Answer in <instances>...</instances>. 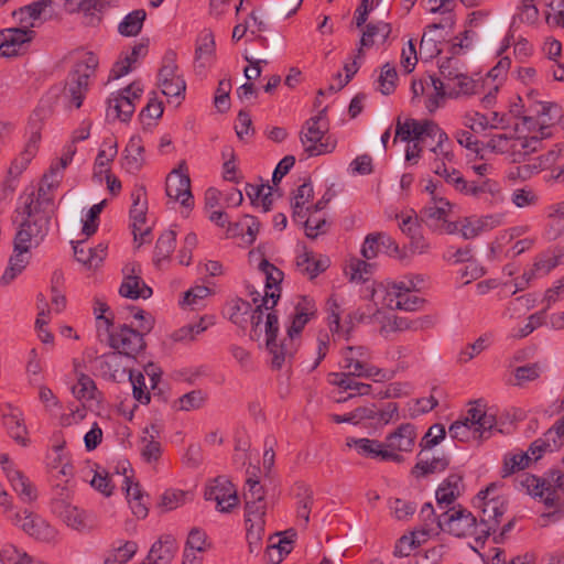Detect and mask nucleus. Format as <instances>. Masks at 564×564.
I'll list each match as a JSON object with an SVG mask.
<instances>
[{
    "label": "nucleus",
    "instance_id": "nucleus-1",
    "mask_svg": "<svg viewBox=\"0 0 564 564\" xmlns=\"http://www.w3.org/2000/svg\"><path fill=\"white\" fill-rule=\"evenodd\" d=\"M411 137L417 140H424L426 137L436 139V144L430 149L426 156L430 170L456 192L466 195L469 181L455 167L456 156L446 132L431 120L401 121L399 118L395 124V140H406Z\"/></svg>",
    "mask_w": 564,
    "mask_h": 564
},
{
    "label": "nucleus",
    "instance_id": "nucleus-2",
    "mask_svg": "<svg viewBox=\"0 0 564 564\" xmlns=\"http://www.w3.org/2000/svg\"><path fill=\"white\" fill-rule=\"evenodd\" d=\"M496 489L491 484L480 490L474 499V506L480 509V521L466 508L453 506L443 511L442 531L457 538L474 536L476 541L485 540L495 534L500 527L501 518L507 511V501L502 497H489Z\"/></svg>",
    "mask_w": 564,
    "mask_h": 564
},
{
    "label": "nucleus",
    "instance_id": "nucleus-3",
    "mask_svg": "<svg viewBox=\"0 0 564 564\" xmlns=\"http://www.w3.org/2000/svg\"><path fill=\"white\" fill-rule=\"evenodd\" d=\"M29 199L26 205H19L15 210V221L19 228L14 237L13 246L31 252L37 247L48 232L51 215L46 210H39L31 206Z\"/></svg>",
    "mask_w": 564,
    "mask_h": 564
},
{
    "label": "nucleus",
    "instance_id": "nucleus-4",
    "mask_svg": "<svg viewBox=\"0 0 564 564\" xmlns=\"http://www.w3.org/2000/svg\"><path fill=\"white\" fill-rule=\"evenodd\" d=\"M497 423L496 415L480 401H475L463 420L451 424L448 433L459 442L488 438Z\"/></svg>",
    "mask_w": 564,
    "mask_h": 564
},
{
    "label": "nucleus",
    "instance_id": "nucleus-5",
    "mask_svg": "<svg viewBox=\"0 0 564 564\" xmlns=\"http://www.w3.org/2000/svg\"><path fill=\"white\" fill-rule=\"evenodd\" d=\"M326 110L324 108L318 115L306 120L300 133L301 143L308 156L330 153L336 147L335 140L326 137L328 131Z\"/></svg>",
    "mask_w": 564,
    "mask_h": 564
},
{
    "label": "nucleus",
    "instance_id": "nucleus-6",
    "mask_svg": "<svg viewBox=\"0 0 564 564\" xmlns=\"http://www.w3.org/2000/svg\"><path fill=\"white\" fill-rule=\"evenodd\" d=\"M529 495L538 497L547 508H557L564 496V471L551 470L547 478L525 475L521 480Z\"/></svg>",
    "mask_w": 564,
    "mask_h": 564
},
{
    "label": "nucleus",
    "instance_id": "nucleus-7",
    "mask_svg": "<svg viewBox=\"0 0 564 564\" xmlns=\"http://www.w3.org/2000/svg\"><path fill=\"white\" fill-rule=\"evenodd\" d=\"M140 330L122 325L109 334V345L116 351L102 356L101 364L117 365L120 355L135 358L145 348L144 336Z\"/></svg>",
    "mask_w": 564,
    "mask_h": 564
},
{
    "label": "nucleus",
    "instance_id": "nucleus-8",
    "mask_svg": "<svg viewBox=\"0 0 564 564\" xmlns=\"http://www.w3.org/2000/svg\"><path fill=\"white\" fill-rule=\"evenodd\" d=\"M424 285V275L406 274L398 281L378 284L372 291V299L376 304L397 310V303L400 301L402 291H421Z\"/></svg>",
    "mask_w": 564,
    "mask_h": 564
},
{
    "label": "nucleus",
    "instance_id": "nucleus-9",
    "mask_svg": "<svg viewBox=\"0 0 564 564\" xmlns=\"http://www.w3.org/2000/svg\"><path fill=\"white\" fill-rule=\"evenodd\" d=\"M440 79L447 87L448 97L468 95L474 90L475 83L467 75L464 65L456 57H444L440 61Z\"/></svg>",
    "mask_w": 564,
    "mask_h": 564
},
{
    "label": "nucleus",
    "instance_id": "nucleus-10",
    "mask_svg": "<svg viewBox=\"0 0 564 564\" xmlns=\"http://www.w3.org/2000/svg\"><path fill=\"white\" fill-rule=\"evenodd\" d=\"M99 64L98 57L91 53H86L75 65L69 76L68 95L75 108H79L88 89L89 79L95 75Z\"/></svg>",
    "mask_w": 564,
    "mask_h": 564
},
{
    "label": "nucleus",
    "instance_id": "nucleus-11",
    "mask_svg": "<svg viewBox=\"0 0 564 564\" xmlns=\"http://www.w3.org/2000/svg\"><path fill=\"white\" fill-rule=\"evenodd\" d=\"M340 367L349 375L364 378H383L382 370L372 366L371 352L365 346H347L340 351Z\"/></svg>",
    "mask_w": 564,
    "mask_h": 564
},
{
    "label": "nucleus",
    "instance_id": "nucleus-12",
    "mask_svg": "<svg viewBox=\"0 0 564 564\" xmlns=\"http://www.w3.org/2000/svg\"><path fill=\"white\" fill-rule=\"evenodd\" d=\"M158 85L166 97L184 98L186 83L178 73L176 53L167 51L163 58L158 74Z\"/></svg>",
    "mask_w": 564,
    "mask_h": 564
},
{
    "label": "nucleus",
    "instance_id": "nucleus-13",
    "mask_svg": "<svg viewBox=\"0 0 564 564\" xmlns=\"http://www.w3.org/2000/svg\"><path fill=\"white\" fill-rule=\"evenodd\" d=\"M552 111L557 112L556 106L542 105V110H541V112H539L540 134L525 135V137H513L512 155H511V160L513 162L524 161L527 155L538 151L541 148L542 139L550 135V133L546 132L549 127H547L546 120L544 118L549 117V120H552L553 119V116L551 115Z\"/></svg>",
    "mask_w": 564,
    "mask_h": 564
},
{
    "label": "nucleus",
    "instance_id": "nucleus-14",
    "mask_svg": "<svg viewBox=\"0 0 564 564\" xmlns=\"http://www.w3.org/2000/svg\"><path fill=\"white\" fill-rule=\"evenodd\" d=\"M143 93V86L135 80L126 88L112 94L108 99V116L127 122L131 119L135 110V102L140 100Z\"/></svg>",
    "mask_w": 564,
    "mask_h": 564
},
{
    "label": "nucleus",
    "instance_id": "nucleus-15",
    "mask_svg": "<svg viewBox=\"0 0 564 564\" xmlns=\"http://www.w3.org/2000/svg\"><path fill=\"white\" fill-rule=\"evenodd\" d=\"M564 264V247L554 246L535 256L532 267L524 271L521 281L516 283L517 290H523L531 280L546 276L557 265Z\"/></svg>",
    "mask_w": 564,
    "mask_h": 564
},
{
    "label": "nucleus",
    "instance_id": "nucleus-16",
    "mask_svg": "<svg viewBox=\"0 0 564 564\" xmlns=\"http://www.w3.org/2000/svg\"><path fill=\"white\" fill-rule=\"evenodd\" d=\"M52 511L75 531L86 532L96 527V517L93 513L70 505L66 499L53 500Z\"/></svg>",
    "mask_w": 564,
    "mask_h": 564
},
{
    "label": "nucleus",
    "instance_id": "nucleus-17",
    "mask_svg": "<svg viewBox=\"0 0 564 564\" xmlns=\"http://www.w3.org/2000/svg\"><path fill=\"white\" fill-rule=\"evenodd\" d=\"M165 193L173 202H180L185 208L193 205V195L191 192V178L187 172L185 161H181L166 177Z\"/></svg>",
    "mask_w": 564,
    "mask_h": 564
},
{
    "label": "nucleus",
    "instance_id": "nucleus-18",
    "mask_svg": "<svg viewBox=\"0 0 564 564\" xmlns=\"http://www.w3.org/2000/svg\"><path fill=\"white\" fill-rule=\"evenodd\" d=\"M204 496L206 500L215 501L220 512H229L239 502L237 489L226 476L210 480L206 485Z\"/></svg>",
    "mask_w": 564,
    "mask_h": 564
},
{
    "label": "nucleus",
    "instance_id": "nucleus-19",
    "mask_svg": "<svg viewBox=\"0 0 564 564\" xmlns=\"http://www.w3.org/2000/svg\"><path fill=\"white\" fill-rule=\"evenodd\" d=\"M11 521L14 525L22 529L28 535L42 542H52L57 535L55 528H53L42 517L29 510L15 512L11 517Z\"/></svg>",
    "mask_w": 564,
    "mask_h": 564
},
{
    "label": "nucleus",
    "instance_id": "nucleus-20",
    "mask_svg": "<svg viewBox=\"0 0 564 564\" xmlns=\"http://www.w3.org/2000/svg\"><path fill=\"white\" fill-rule=\"evenodd\" d=\"M346 446L356 451V453L365 458L378 459L381 462H393V463H402V455H393L390 451H387L384 441L380 442L375 438H356V437H347Z\"/></svg>",
    "mask_w": 564,
    "mask_h": 564
},
{
    "label": "nucleus",
    "instance_id": "nucleus-21",
    "mask_svg": "<svg viewBox=\"0 0 564 564\" xmlns=\"http://www.w3.org/2000/svg\"><path fill=\"white\" fill-rule=\"evenodd\" d=\"M2 419L8 435L18 445L28 447L31 444V440L22 411L18 408L7 405L3 410Z\"/></svg>",
    "mask_w": 564,
    "mask_h": 564
},
{
    "label": "nucleus",
    "instance_id": "nucleus-22",
    "mask_svg": "<svg viewBox=\"0 0 564 564\" xmlns=\"http://www.w3.org/2000/svg\"><path fill=\"white\" fill-rule=\"evenodd\" d=\"M564 160V144L555 145L546 154L535 159L532 163L522 164L516 167L517 172H511L510 177L521 180L530 178L534 173L541 170L550 169L554 164Z\"/></svg>",
    "mask_w": 564,
    "mask_h": 564
},
{
    "label": "nucleus",
    "instance_id": "nucleus-23",
    "mask_svg": "<svg viewBox=\"0 0 564 564\" xmlns=\"http://www.w3.org/2000/svg\"><path fill=\"white\" fill-rule=\"evenodd\" d=\"M416 436L415 426L411 423H403L386 436L384 445L387 451L393 455H401L402 452L410 453L414 448Z\"/></svg>",
    "mask_w": 564,
    "mask_h": 564
},
{
    "label": "nucleus",
    "instance_id": "nucleus-24",
    "mask_svg": "<svg viewBox=\"0 0 564 564\" xmlns=\"http://www.w3.org/2000/svg\"><path fill=\"white\" fill-rule=\"evenodd\" d=\"M300 339L288 335L280 341H267V349L271 356V366L273 369H281L290 364L297 351Z\"/></svg>",
    "mask_w": 564,
    "mask_h": 564
},
{
    "label": "nucleus",
    "instance_id": "nucleus-25",
    "mask_svg": "<svg viewBox=\"0 0 564 564\" xmlns=\"http://www.w3.org/2000/svg\"><path fill=\"white\" fill-rule=\"evenodd\" d=\"M316 314V305L315 302L307 297L302 296L297 300L294 305V310L290 315V326H288L286 333L299 339L303 328L305 325L313 318Z\"/></svg>",
    "mask_w": 564,
    "mask_h": 564
},
{
    "label": "nucleus",
    "instance_id": "nucleus-26",
    "mask_svg": "<svg viewBox=\"0 0 564 564\" xmlns=\"http://www.w3.org/2000/svg\"><path fill=\"white\" fill-rule=\"evenodd\" d=\"M466 195L473 196L490 205H497L503 200L500 184L490 177L470 181Z\"/></svg>",
    "mask_w": 564,
    "mask_h": 564
},
{
    "label": "nucleus",
    "instance_id": "nucleus-27",
    "mask_svg": "<svg viewBox=\"0 0 564 564\" xmlns=\"http://www.w3.org/2000/svg\"><path fill=\"white\" fill-rule=\"evenodd\" d=\"M144 193L138 189L132 193L133 205L130 210V217L132 219V234L135 241H140V245L148 242V236L151 229L149 227L143 228L147 218V200L142 199Z\"/></svg>",
    "mask_w": 564,
    "mask_h": 564
},
{
    "label": "nucleus",
    "instance_id": "nucleus-28",
    "mask_svg": "<svg viewBox=\"0 0 564 564\" xmlns=\"http://www.w3.org/2000/svg\"><path fill=\"white\" fill-rule=\"evenodd\" d=\"M564 235V200L546 208L542 237L555 241Z\"/></svg>",
    "mask_w": 564,
    "mask_h": 564
},
{
    "label": "nucleus",
    "instance_id": "nucleus-29",
    "mask_svg": "<svg viewBox=\"0 0 564 564\" xmlns=\"http://www.w3.org/2000/svg\"><path fill=\"white\" fill-rule=\"evenodd\" d=\"M31 260V252L13 246V253L10 256L8 264L0 276V286L11 285L18 276L26 269Z\"/></svg>",
    "mask_w": 564,
    "mask_h": 564
},
{
    "label": "nucleus",
    "instance_id": "nucleus-30",
    "mask_svg": "<svg viewBox=\"0 0 564 564\" xmlns=\"http://www.w3.org/2000/svg\"><path fill=\"white\" fill-rule=\"evenodd\" d=\"M123 271L127 275L119 289L121 296L137 300L140 297L148 299L152 295V289L135 274L137 270L134 265L126 267Z\"/></svg>",
    "mask_w": 564,
    "mask_h": 564
},
{
    "label": "nucleus",
    "instance_id": "nucleus-31",
    "mask_svg": "<svg viewBox=\"0 0 564 564\" xmlns=\"http://www.w3.org/2000/svg\"><path fill=\"white\" fill-rule=\"evenodd\" d=\"M34 32L23 26L7 29L1 32L0 50L4 56H13L18 50L33 37Z\"/></svg>",
    "mask_w": 564,
    "mask_h": 564
},
{
    "label": "nucleus",
    "instance_id": "nucleus-32",
    "mask_svg": "<svg viewBox=\"0 0 564 564\" xmlns=\"http://www.w3.org/2000/svg\"><path fill=\"white\" fill-rule=\"evenodd\" d=\"M463 478L457 474L449 475L437 488L435 497L438 508L448 509L460 496Z\"/></svg>",
    "mask_w": 564,
    "mask_h": 564
},
{
    "label": "nucleus",
    "instance_id": "nucleus-33",
    "mask_svg": "<svg viewBox=\"0 0 564 564\" xmlns=\"http://www.w3.org/2000/svg\"><path fill=\"white\" fill-rule=\"evenodd\" d=\"M144 164L145 158L142 139L139 135H133L130 138L124 149L122 166L127 172L135 174L143 167Z\"/></svg>",
    "mask_w": 564,
    "mask_h": 564
},
{
    "label": "nucleus",
    "instance_id": "nucleus-34",
    "mask_svg": "<svg viewBox=\"0 0 564 564\" xmlns=\"http://www.w3.org/2000/svg\"><path fill=\"white\" fill-rule=\"evenodd\" d=\"M249 262L257 265L259 271L265 278V289H278L283 280V272L274 264L270 263L260 250H251L249 252Z\"/></svg>",
    "mask_w": 564,
    "mask_h": 564
},
{
    "label": "nucleus",
    "instance_id": "nucleus-35",
    "mask_svg": "<svg viewBox=\"0 0 564 564\" xmlns=\"http://www.w3.org/2000/svg\"><path fill=\"white\" fill-rule=\"evenodd\" d=\"M329 259L323 256H316L311 251H303L296 257V268L300 273L314 279L329 267Z\"/></svg>",
    "mask_w": 564,
    "mask_h": 564
},
{
    "label": "nucleus",
    "instance_id": "nucleus-36",
    "mask_svg": "<svg viewBox=\"0 0 564 564\" xmlns=\"http://www.w3.org/2000/svg\"><path fill=\"white\" fill-rule=\"evenodd\" d=\"M391 33V25L387 22L379 21L377 23H368L361 34L359 47L357 48V58H362L364 48H369L375 44V39L380 37L381 42L384 43Z\"/></svg>",
    "mask_w": 564,
    "mask_h": 564
},
{
    "label": "nucleus",
    "instance_id": "nucleus-37",
    "mask_svg": "<svg viewBox=\"0 0 564 564\" xmlns=\"http://www.w3.org/2000/svg\"><path fill=\"white\" fill-rule=\"evenodd\" d=\"M72 10L83 13V23L88 26H95L101 21V14L105 9L104 0H68Z\"/></svg>",
    "mask_w": 564,
    "mask_h": 564
},
{
    "label": "nucleus",
    "instance_id": "nucleus-38",
    "mask_svg": "<svg viewBox=\"0 0 564 564\" xmlns=\"http://www.w3.org/2000/svg\"><path fill=\"white\" fill-rule=\"evenodd\" d=\"M107 254V245L99 243L95 248H86L83 243L74 246L75 259L86 269H97L101 265Z\"/></svg>",
    "mask_w": 564,
    "mask_h": 564
},
{
    "label": "nucleus",
    "instance_id": "nucleus-39",
    "mask_svg": "<svg viewBox=\"0 0 564 564\" xmlns=\"http://www.w3.org/2000/svg\"><path fill=\"white\" fill-rule=\"evenodd\" d=\"M75 153V145L65 147L62 156L56 162L51 164L48 172L43 175L41 181L44 184H50L51 187L57 188L64 177V171L72 162Z\"/></svg>",
    "mask_w": 564,
    "mask_h": 564
},
{
    "label": "nucleus",
    "instance_id": "nucleus-40",
    "mask_svg": "<svg viewBox=\"0 0 564 564\" xmlns=\"http://www.w3.org/2000/svg\"><path fill=\"white\" fill-rule=\"evenodd\" d=\"M148 47L147 45L140 43L132 47L131 52L126 54L124 57L117 61L110 72V77L113 79H118L131 70H133L139 61L147 55Z\"/></svg>",
    "mask_w": 564,
    "mask_h": 564
},
{
    "label": "nucleus",
    "instance_id": "nucleus-41",
    "mask_svg": "<svg viewBox=\"0 0 564 564\" xmlns=\"http://www.w3.org/2000/svg\"><path fill=\"white\" fill-rule=\"evenodd\" d=\"M8 481L22 502L32 503L37 499L36 486L21 470H11Z\"/></svg>",
    "mask_w": 564,
    "mask_h": 564
},
{
    "label": "nucleus",
    "instance_id": "nucleus-42",
    "mask_svg": "<svg viewBox=\"0 0 564 564\" xmlns=\"http://www.w3.org/2000/svg\"><path fill=\"white\" fill-rule=\"evenodd\" d=\"M176 550L175 539L172 535L162 536L152 545L148 561L155 564H170Z\"/></svg>",
    "mask_w": 564,
    "mask_h": 564
},
{
    "label": "nucleus",
    "instance_id": "nucleus-43",
    "mask_svg": "<svg viewBox=\"0 0 564 564\" xmlns=\"http://www.w3.org/2000/svg\"><path fill=\"white\" fill-rule=\"evenodd\" d=\"M56 187H51L50 184H44L42 181L40 183L37 194L34 191L30 193H24L20 197L19 205H26L29 199L32 200L31 206L35 207L39 210H46L50 213V208L53 205L54 199V191Z\"/></svg>",
    "mask_w": 564,
    "mask_h": 564
},
{
    "label": "nucleus",
    "instance_id": "nucleus-44",
    "mask_svg": "<svg viewBox=\"0 0 564 564\" xmlns=\"http://www.w3.org/2000/svg\"><path fill=\"white\" fill-rule=\"evenodd\" d=\"M56 187H51L50 184H44L42 181L40 183L37 194L34 191L30 193H24L20 197L19 205H26L29 199L32 200L31 206L35 207L39 210H46L50 213V208L53 205L54 199V191Z\"/></svg>",
    "mask_w": 564,
    "mask_h": 564
},
{
    "label": "nucleus",
    "instance_id": "nucleus-45",
    "mask_svg": "<svg viewBox=\"0 0 564 564\" xmlns=\"http://www.w3.org/2000/svg\"><path fill=\"white\" fill-rule=\"evenodd\" d=\"M117 142L112 138L105 139L95 160L94 175L101 178L104 174L110 173L109 165L117 156Z\"/></svg>",
    "mask_w": 564,
    "mask_h": 564
},
{
    "label": "nucleus",
    "instance_id": "nucleus-46",
    "mask_svg": "<svg viewBox=\"0 0 564 564\" xmlns=\"http://www.w3.org/2000/svg\"><path fill=\"white\" fill-rule=\"evenodd\" d=\"M354 377L355 376L349 375V372H336L330 375L329 382L334 386H338L344 391H350L347 398L369 394L371 386L368 383L358 382Z\"/></svg>",
    "mask_w": 564,
    "mask_h": 564
},
{
    "label": "nucleus",
    "instance_id": "nucleus-47",
    "mask_svg": "<svg viewBox=\"0 0 564 564\" xmlns=\"http://www.w3.org/2000/svg\"><path fill=\"white\" fill-rule=\"evenodd\" d=\"M443 512L436 517L432 503L426 502L422 506L420 511L421 519V535L423 540H427L429 536L438 534L442 531Z\"/></svg>",
    "mask_w": 564,
    "mask_h": 564
},
{
    "label": "nucleus",
    "instance_id": "nucleus-48",
    "mask_svg": "<svg viewBox=\"0 0 564 564\" xmlns=\"http://www.w3.org/2000/svg\"><path fill=\"white\" fill-rule=\"evenodd\" d=\"M215 39L209 30H204L196 43L195 59L199 63L200 67L207 66L215 57Z\"/></svg>",
    "mask_w": 564,
    "mask_h": 564
},
{
    "label": "nucleus",
    "instance_id": "nucleus-49",
    "mask_svg": "<svg viewBox=\"0 0 564 564\" xmlns=\"http://www.w3.org/2000/svg\"><path fill=\"white\" fill-rule=\"evenodd\" d=\"M313 186L310 182H304L292 193L291 207L294 220H303L307 216L304 206L313 197Z\"/></svg>",
    "mask_w": 564,
    "mask_h": 564
},
{
    "label": "nucleus",
    "instance_id": "nucleus-50",
    "mask_svg": "<svg viewBox=\"0 0 564 564\" xmlns=\"http://www.w3.org/2000/svg\"><path fill=\"white\" fill-rule=\"evenodd\" d=\"M143 433L145 435L141 440V455L149 463L155 462L161 455V445L155 441V437H159L160 435V427L152 424L151 426L145 427Z\"/></svg>",
    "mask_w": 564,
    "mask_h": 564
},
{
    "label": "nucleus",
    "instance_id": "nucleus-51",
    "mask_svg": "<svg viewBox=\"0 0 564 564\" xmlns=\"http://www.w3.org/2000/svg\"><path fill=\"white\" fill-rule=\"evenodd\" d=\"M285 534H288V536L280 539L278 543H273L267 547L265 557L268 564L281 563L283 557L292 551V544L296 533L294 530H289Z\"/></svg>",
    "mask_w": 564,
    "mask_h": 564
},
{
    "label": "nucleus",
    "instance_id": "nucleus-52",
    "mask_svg": "<svg viewBox=\"0 0 564 564\" xmlns=\"http://www.w3.org/2000/svg\"><path fill=\"white\" fill-rule=\"evenodd\" d=\"M532 457L528 452L513 451L507 453L503 457V465L501 469V476L503 478L511 476L512 474L525 469L531 463Z\"/></svg>",
    "mask_w": 564,
    "mask_h": 564
},
{
    "label": "nucleus",
    "instance_id": "nucleus-53",
    "mask_svg": "<svg viewBox=\"0 0 564 564\" xmlns=\"http://www.w3.org/2000/svg\"><path fill=\"white\" fill-rule=\"evenodd\" d=\"M51 4V0H40L25 6L14 12V15L20 21L23 28H34V21L39 20L42 12Z\"/></svg>",
    "mask_w": 564,
    "mask_h": 564
},
{
    "label": "nucleus",
    "instance_id": "nucleus-54",
    "mask_svg": "<svg viewBox=\"0 0 564 564\" xmlns=\"http://www.w3.org/2000/svg\"><path fill=\"white\" fill-rule=\"evenodd\" d=\"M425 96V107L430 112H433L441 106L445 97L448 96L447 87L443 83H441L440 78L430 75L429 86Z\"/></svg>",
    "mask_w": 564,
    "mask_h": 564
},
{
    "label": "nucleus",
    "instance_id": "nucleus-55",
    "mask_svg": "<svg viewBox=\"0 0 564 564\" xmlns=\"http://www.w3.org/2000/svg\"><path fill=\"white\" fill-rule=\"evenodd\" d=\"M246 193L248 197L251 199L252 204L261 205L264 212L270 210L271 205L273 203V188L268 184L253 185L248 184L246 187Z\"/></svg>",
    "mask_w": 564,
    "mask_h": 564
},
{
    "label": "nucleus",
    "instance_id": "nucleus-56",
    "mask_svg": "<svg viewBox=\"0 0 564 564\" xmlns=\"http://www.w3.org/2000/svg\"><path fill=\"white\" fill-rule=\"evenodd\" d=\"M393 245V250L398 251V246L391 240V238L384 234L368 235L364 241L361 248V254L365 259L371 260L377 257L380 247Z\"/></svg>",
    "mask_w": 564,
    "mask_h": 564
},
{
    "label": "nucleus",
    "instance_id": "nucleus-57",
    "mask_svg": "<svg viewBox=\"0 0 564 564\" xmlns=\"http://www.w3.org/2000/svg\"><path fill=\"white\" fill-rule=\"evenodd\" d=\"M176 245V232L172 229L164 231L158 239L154 250V262L159 265L170 258Z\"/></svg>",
    "mask_w": 564,
    "mask_h": 564
},
{
    "label": "nucleus",
    "instance_id": "nucleus-58",
    "mask_svg": "<svg viewBox=\"0 0 564 564\" xmlns=\"http://www.w3.org/2000/svg\"><path fill=\"white\" fill-rule=\"evenodd\" d=\"M280 297V288L278 289H265V293L261 299V304L257 305L256 310L251 314V324H252V330L256 333L257 327L260 325L263 318V310L269 311L272 310Z\"/></svg>",
    "mask_w": 564,
    "mask_h": 564
},
{
    "label": "nucleus",
    "instance_id": "nucleus-59",
    "mask_svg": "<svg viewBox=\"0 0 564 564\" xmlns=\"http://www.w3.org/2000/svg\"><path fill=\"white\" fill-rule=\"evenodd\" d=\"M144 10H134L127 14L120 22L118 31L123 36H135L140 33L143 22L145 20Z\"/></svg>",
    "mask_w": 564,
    "mask_h": 564
},
{
    "label": "nucleus",
    "instance_id": "nucleus-60",
    "mask_svg": "<svg viewBox=\"0 0 564 564\" xmlns=\"http://www.w3.org/2000/svg\"><path fill=\"white\" fill-rule=\"evenodd\" d=\"M451 203L445 198L432 200L422 212L427 221L447 223V216L451 212Z\"/></svg>",
    "mask_w": 564,
    "mask_h": 564
},
{
    "label": "nucleus",
    "instance_id": "nucleus-61",
    "mask_svg": "<svg viewBox=\"0 0 564 564\" xmlns=\"http://www.w3.org/2000/svg\"><path fill=\"white\" fill-rule=\"evenodd\" d=\"M543 372V366L540 362L527 364L517 367L513 370L514 386L523 387L529 382L538 380Z\"/></svg>",
    "mask_w": 564,
    "mask_h": 564
},
{
    "label": "nucleus",
    "instance_id": "nucleus-62",
    "mask_svg": "<svg viewBox=\"0 0 564 564\" xmlns=\"http://www.w3.org/2000/svg\"><path fill=\"white\" fill-rule=\"evenodd\" d=\"M96 386L94 380L84 373H80L77 383L73 386L72 392L74 397L80 401H90L96 398Z\"/></svg>",
    "mask_w": 564,
    "mask_h": 564
},
{
    "label": "nucleus",
    "instance_id": "nucleus-63",
    "mask_svg": "<svg viewBox=\"0 0 564 564\" xmlns=\"http://www.w3.org/2000/svg\"><path fill=\"white\" fill-rule=\"evenodd\" d=\"M372 272V264L360 259H351L346 267V274L350 281L361 282L368 280Z\"/></svg>",
    "mask_w": 564,
    "mask_h": 564
},
{
    "label": "nucleus",
    "instance_id": "nucleus-64",
    "mask_svg": "<svg viewBox=\"0 0 564 564\" xmlns=\"http://www.w3.org/2000/svg\"><path fill=\"white\" fill-rule=\"evenodd\" d=\"M398 73L393 65L387 63L382 66L378 78V89L383 95H390L397 87Z\"/></svg>",
    "mask_w": 564,
    "mask_h": 564
}]
</instances>
